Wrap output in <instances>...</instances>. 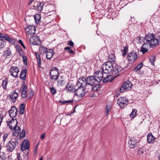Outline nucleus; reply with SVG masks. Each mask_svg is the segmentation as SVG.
<instances>
[{"label": "nucleus", "mask_w": 160, "mask_h": 160, "mask_svg": "<svg viewBox=\"0 0 160 160\" xmlns=\"http://www.w3.org/2000/svg\"><path fill=\"white\" fill-rule=\"evenodd\" d=\"M145 39L147 42L149 43L152 48H155L158 46L160 42V36L156 38L153 33H148L145 35Z\"/></svg>", "instance_id": "nucleus-1"}, {"label": "nucleus", "mask_w": 160, "mask_h": 160, "mask_svg": "<svg viewBox=\"0 0 160 160\" xmlns=\"http://www.w3.org/2000/svg\"><path fill=\"white\" fill-rule=\"evenodd\" d=\"M59 71L57 68L53 67L51 69L50 77L52 80L57 79L59 78Z\"/></svg>", "instance_id": "nucleus-2"}, {"label": "nucleus", "mask_w": 160, "mask_h": 160, "mask_svg": "<svg viewBox=\"0 0 160 160\" xmlns=\"http://www.w3.org/2000/svg\"><path fill=\"white\" fill-rule=\"evenodd\" d=\"M113 68V65L109 62H107L103 64L102 66V70L103 73L107 74L111 73L112 70Z\"/></svg>", "instance_id": "nucleus-3"}, {"label": "nucleus", "mask_w": 160, "mask_h": 160, "mask_svg": "<svg viewBox=\"0 0 160 160\" xmlns=\"http://www.w3.org/2000/svg\"><path fill=\"white\" fill-rule=\"evenodd\" d=\"M15 141H10L6 145L7 151L8 152H11L14 149L16 146L18 144V142L17 140H14Z\"/></svg>", "instance_id": "nucleus-4"}, {"label": "nucleus", "mask_w": 160, "mask_h": 160, "mask_svg": "<svg viewBox=\"0 0 160 160\" xmlns=\"http://www.w3.org/2000/svg\"><path fill=\"white\" fill-rule=\"evenodd\" d=\"M26 34L29 36H32L36 32V27L32 25H28L25 29ZM29 37H28V38Z\"/></svg>", "instance_id": "nucleus-5"}, {"label": "nucleus", "mask_w": 160, "mask_h": 160, "mask_svg": "<svg viewBox=\"0 0 160 160\" xmlns=\"http://www.w3.org/2000/svg\"><path fill=\"white\" fill-rule=\"evenodd\" d=\"M128 100L126 97H120L117 101V103L120 107L123 108L126 107L128 104Z\"/></svg>", "instance_id": "nucleus-6"}, {"label": "nucleus", "mask_w": 160, "mask_h": 160, "mask_svg": "<svg viewBox=\"0 0 160 160\" xmlns=\"http://www.w3.org/2000/svg\"><path fill=\"white\" fill-rule=\"evenodd\" d=\"M87 85L92 86L99 82L96 76H90L86 78Z\"/></svg>", "instance_id": "nucleus-7"}, {"label": "nucleus", "mask_w": 160, "mask_h": 160, "mask_svg": "<svg viewBox=\"0 0 160 160\" xmlns=\"http://www.w3.org/2000/svg\"><path fill=\"white\" fill-rule=\"evenodd\" d=\"M132 83L129 81H128L124 82L119 89V91L121 92H124L126 90H129L131 88Z\"/></svg>", "instance_id": "nucleus-8"}, {"label": "nucleus", "mask_w": 160, "mask_h": 160, "mask_svg": "<svg viewBox=\"0 0 160 160\" xmlns=\"http://www.w3.org/2000/svg\"><path fill=\"white\" fill-rule=\"evenodd\" d=\"M78 88L75 90V95L79 97H82L85 95L84 87L78 86Z\"/></svg>", "instance_id": "nucleus-9"}, {"label": "nucleus", "mask_w": 160, "mask_h": 160, "mask_svg": "<svg viewBox=\"0 0 160 160\" xmlns=\"http://www.w3.org/2000/svg\"><path fill=\"white\" fill-rule=\"evenodd\" d=\"M127 58L128 61L131 62H134L138 58L136 52L132 51V52L128 53Z\"/></svg>", "instance_id": "nucleus-10"}, {"label": "nucleus", "mask_w": 160, "mask_h": 160, "mask_svg": "<svg viewBox=\"0 0 160 160\" xmlns=\"http://www.w3.org/2000/svg\"><path fill=\"white\" fill-rule=\"evenodd\" d=\"M19 72V70L17 66H12L9 70V73L10 75L14 78L18 77V73Z\"/></svg>", "instance_id": "nucleus-11"}, {"label": "nucleus", "mask_w": 160, "mask_h": 160, "mask_svg": "<svg viewBox=\"0 0 160 160\" xmlns=\"http://www.w3.org/2000/svg\"><path fill=\"white\" fill-rule=\"evenodd\" d=\"M30 43L34 45H38L41 43V41L38 35L31 36L29 39Z\"/></svg>", "instance_id": "nucleus-12"}, {"label": "nucleus", "mask_w": 160, "mask_h": 160, "mask_svg": "<svg viewBox=\"0 0 160 160\" xmlns=\"http://www.w3.org/2000/svg\"><path fill=\"white\" fill-rule=\"evenodd\" d=\"M86 78L84 77H82L80 78L76 83L77 86H80V87H85L87 85L86 84Z\"/></svg>", "instance_id": "nucleus-13"}, {"label": "nucleus", "mask_w": 160, "mask_h": 160, "mask_svg": "<svg viewBox=\"0 0 160 160\" xmlns=\"http://www.w3.org/2000/svg\"><path fill=\"white\" fill-rule=\"evenodd\" d=\"M18 113L17 108L14 106H12L11 109L9 111V113L10 117L13 118L17 115Z\"/></svg>", "instance_id": "nucleus-14"}, {"label": "nucleus", "mask_w": 160, "mask_h": 160, "mask_svg": "<svg viewBox=\"0 0 160 160\" xmlns=\"http://www.w3.org/2000/svg\"><path fill=\"white\" fill-rule=\"evenodd\" d=\"M30 143L29 141L27 139L24 140L21 145V150L22 151H25V150H28L30 147Z\"/></svg>", "instance_id": "nucleus-15"}, {"label": "nucleus", "mask_w": 160, "mask_h": 160, "mask_svg": "<svg viewBox=\"0 0 160 160\" xmlns=\"http://www.w3.org/2000/svg\"><path fill=\"white\" fill-rule=\"evenodd\" d=\"M122 70L123 68L120 66L116 65L115 67H113V68L112 70L111 73L113 75H115L122 71Z\"/></svg>", "instance_id": "nucleus-16"}, {"label": "nucleus", "mask_w": 160, "mask_h": 160, "mask_svg": "<svg viewBox=\"0 0 160 160\" xmlns=\"http://www.w3.org/2000/svg\"><path fill=\"white\" fill-rule=\"evenodd\" d=\"M12 119L9 122L8 121L7 122V125L9 127V128L12 130L14 126H15L17 124L18 122L17 120L16 119Z\"/></svg>", "instance_id": "nucleus-17"}, {"label": "nucleus", "mask_w": 160, "mask_h": 160, "mask_svg": "<svg viewBox=\"0 0 160 160\" xmlns=\"http://www.w3.org/2000/svg\"><path fill=\"white\" fill-rule=\"evenodd\" d=\"M18 96V93L16 92L15 90L12 91L11 94L9 95V97L12 100V102H14Z\"/></svg>", "instance_id": "nucleus-18"}, {"label": "nucleus", "mask_w": 160, "mask_h": 160, "mask_svg": "<svg viewBox=\"0 0 160 160\" xmlns=\"http://www.w3.org/2000/svg\"><path fill=\"white\" fill-rule=\"evenodd\" d=\"M23 87L22 90L21 96L22 98H25L27 96V92L28 87L27 85H24V83H23Z\"/></svg>", "instance_id": "nucleus-19"}, {"label": "nucleus", "mask_w": 160, "mask_h": 160, "mask_svg": "<svg viewBox=\"0 0 160 160\" xmlns=\"http://www.w3.org/2000/svg\"><path fill=\"white\" fill-rule=\"evenodd\" d=\"M137 141L134 138L131 139L128 141V144L129 147L131 148H133L137 146Z\"/></svg>", "instance_id": "nucleus-20"}, {"label": "nucleus", "mask_w": 160, "mask_h": 160, "mask_svg": "<svg viewBox=\"0 0 160 160\" xmlns=\"http://www.w3.org/2000/svg\"><path fill=\"white\" fill-rule=\"evenodd\" d=\"M48 49V48L41 45L39 47V51L41 54L44 55L46 53Z\"/></svg>", "instance_id": "nucleus-21"}, {"label": "nucleus", "mask_w": 160, "mask_h": 160, "mask_svg": "<svg viewBox=\"0 0 160 160\" xmlns=\"http://www.w3.org/2000/svg\"><path fill=\"white\" fill-rule=\"evenodd\" d=\"M3 56L5 58H9L11 57L12 54L11 51L9 48H6V50L3 52Z\"/></svg>", "instance_id": "nucleus-22"}, {"label": "nucleus", "mask_w": 160, "mask_h": 160, "mask_svg": "<svg viewBox=\"0 0 160 160\" xmlns=\"http://www.w3.org/2000/svg\"><path fill=\"white\" fill-rule=\"evenodd\" d=\"M54 53L53 49H49L48 52L46 53V58L48 59L51 60Z\"/></svg>", "instance_id": "nucleus-23"}, {"label": "nucleus", "mask_w": 160, "mask_h": 160, "mask_svg": "<svg viewBox=\"0 0 160 160\" xmlns=\"http://www.w3.org/2000/svg\"><path fill=\"white\" fill-rule=\"evenodd\" d=\"M55 80L57 81V86L58 87H62L65 85V82L62 76H61L60 78H58L57 79Z\"/></svg>", "instance_id": "nucleus-24"}, {"label": "nucleus", "mask_w": 160, "mask_h": 160, "mask_svg": "<svg viewBox=\"0 0 160 160\" xmlns=\"http://www.w3.org/2000/svg\"><path fill=\"white\" fill-rule=\"evenodd\" d=\"M155 138L151 133H149L147 136V142L148 143H153L155 141Z\"/></svg>", "instance_id": "nucleus-25"}, {"label": "nucleus", "mask_w": 160, "mask_h": 160, "mask_svg": "<svg viewBox=\"0 0 160 160\" xmlns=\"http://www.w3.org/2000/svg\"><path fill=\"white\" fill-rule=\"evenodd\" d=\"M103 72L102 71H97L96 72V73L97 75V76L96 77L99 82L102 80L103 78Z\"/></svg>", "instance_id": "nucleus-26"}, {"label": "nucleus", "mask_w": 160, "mask_h": 160, "mask_svg": "<svg viewBox=\"0 0 160 160\" xmlns=\"http://www.w3.org/2000/svg\"><path fill=\"white\" fill-rule=\"evenodd\" d=\"M75 89V86L73 84L69 82L68 83L65 87V90H68V91L71 92H74Z\"/></svg>", "instance_id": "nucleus-27"}, {"label": "nucleus", "mask_w": 160, "mask_h": 160, "mask_svg": "<svg viewBox=\"0 0 160 160\" xmlns=\"http://www.w3.org/2000/svg\"><path fill=\"white\" fill-rule=\"evenodd\" d=\"M113 78L114 77H113L112 75H110L107 76L103 80V82L104 83H106L108 82L112 81Z\"/></svg>", "instance_id": "nucleus-28"}, {"label": "nucleus", "mask_w": 160, "mask_h": 160, "mask_svg": "<svg viewBox=\"0 0 160 160\" xmlns=\"http://www.w3.org/2000/svg\"><path fill=\"white\" fill-rule=\"evenodd\" d=\"M27 71L26 69H24L21 71L20 74V78L24 80H25L26 78Z\"/></svg>", "instance_id": "nucleus-29"}, {"label": "nucleus", "mask_w": 160, "mask_h": 160, "mask_svg": "<svg viewBox=\"0 0 160 160\" xmlns=\"http://www.w3.org/2000/svg\"><path fill=\"white\" fill-rule=\"evenodd\" d=\"M35 55L36 57L37 61L38 62V65L39 68H41V59L40 55L38 52H35Z\"/></svg>", "instance_id": "nucleus-30"}, {"label": "nucleus", "mask_w": 160, "mask_h": 160, "mask_svg": "<svg viewBox=\"0 0 160 160\" xmlns=\"http://www.w3.org/2000/svg\"><path fill=\"white\" fill-rule=\"evenodd\" d=\"M101 84L99 82H98L93 85L92 86V89L93 92H96L98 90V88L100 86Z\"/></svg>", "instance_id": "nucleus-31"}, {"label": "nucleus", "mask_w": 160, "mask_h": 160, "mask_svg": "<svg viewBox=\"0 0 160 160\" xmlns=\"http://www.w3.org/2000/svg\"><path fill=\"white\" fill-rule=\"evenodd\" d=\"M43 2H39L37 4V10L39 12H41L42 11L44 6Z\"/></svg>", "instance_id": "nucleus-32"}, {"label": "nucleus", "mask_w": 160, "mask_h": 160, "mask_svg": "<svg viewBox=\"0 0 160 160\" xmlns=\"http://www.w3.org/2000/svg\"><path fill=\"white\" fill-rule=\"evenodd\" d=\"M41 16L39 14H36L34 15V18L36 23L39 24L41 22Z\"/></svg>", "instance_id": "nucleus-33"}, {"label": "nucleus", "mask_w": 160, "mask_h": 160, "mask_svg": "<svg viewBox=\"0 0 160 160\" xmlns=\"http://www.w3.org/2000/svg\"><path fill=\"white\" fill-rule=\"evenodd\" d=\"M112 106V105L111 104H109V103H107L105 107L106 112L107 115H108L109 114V113L111 111Z\"/></svg>", "instance_id": "nucleus-34"}, {"label": "nucleus", "mask_w": 160, "mask_h": 160, "mask_svg": "<svg viewBox=\"0 0 160 160\" xmlns=\"http://www.w3.org/2000/svg\"><path fill=\"white\" fill-rule=\"evenodd\" d=\"M25 105L24 103H22L19 106V113L21 114L24 113L25 111Z\"/></svg>", "instance_id": "nucleus-35"}, {"label": "nucleus", "mask_w": 160, "mask_h": 160, "mask_svg": "<svg viewBox=\"0 0 160 160\" xmlns=\"http://www.w3.org/2000/svg\"><path fill=\"white\" fill-rule=\"evenodd\" d=\"M143 63L142 62H140L138 64L136 67H135L134 69V72H137L143 66Z\"/></svg>", "instance_id": "nucleus-36"}, {"label": "nucleus", "mask_w": 160, "mask_h": 160, "mask_svg": "<svg viewBox=\"0 0 160 160\" xmlns=\"http://www.w3.org/2000/svg\"><path fill=\"white\" fill-rule=\"evenodd\" d=\"M6 44V42L3 39H0V50L3 48Z\"/></svg>", "instance_id": "nucleus-37"}, {"label": "nucleus", "mask_w": 160, "mask_h": 160, "mask_svg": "<svg viewBox=\"0 0 160 160\" xmlns=\"http://www.w3.org/2000/svg\"><path fill=\"white\" fill-rule=\"evenodd\" d=\"M8 82V79L6 78L3 80L2 84V86L4 90H6L7 88V85Z\"/></svg>", "instance_id": "nucleus-38"}, {"label": "nucleus", "mask_w": 160, "mask_h": 160, "mask_svg": "<svg viewBox=\"0 0 160 160\" xmlns=\"http://www.w3.org/2000/svg\"><path fill=\"white\" fill-rule=\"evenodd\" d=\"M137 110L135 109H132V112H131V114H130V117L131 118H134L136 116V114H137Z\"/></svg>", "instance_id": "nucleus-39"}, {"label": "nucleus", "mask_w": 160, "mask_h": 160, "mask_svg": "<svg viewBox=\"0 0 160 160\" xmlns=\"http://www.w3.org/2000/svg\"><path fill=\"white\" fill-rule=\"evenodd\" d=\"M149 60L151 64L154 66L155 65L154 62L155 61V57L154 56L150 57L149 58Z\"/></svg>", "instance_id": "nucleus-40"}, {"label": "nucleus", "mask_w": 160, "mask_h": 160, "mask_svg": "<svg viewBox=\"0 0 160 160\" xmlns=\"http://www.w3.org/2000/svg\"><path fill=\"white\" fill-rule=\"evenodd\" d=\"M73 102V100L72 99L67 101H62V100L59 101V102L63 104H65L66 103H72Z\"/></svg>", "instance_id": "nucleus-41"}, {"label": "nucleus", "mask_w": 160, "mask_h": 160, "mask_svg": "<svg viewBox=\"0 0 160 160\" xmlns=\"http://www.w3.org/2000/svg\"><path fill=\"white\" fill-rule=\"evenodd\" d=\"M20 131H19V130H17L15 129V130L14 129H13V135L15 136H18Z\"/></svg>", "instance_id": "nucleus-42"}, {"label": "nucleus", "mask_w": 160, "mask_h": 160, "mask_svg": "<svg viewBox=\"0 0 160 160\" xmlns=\"http://www.w3.org/2000/svg\"><path fill=\"white\" fill-rule=\"evenodd\" d=\"M25 131L24 130H23L21 133L20 134L19 138L20 139L22 138L25 136Z\"/></svg>", "instance_id": "nucleus-43"}, {"label": "nucleus", "mask_w": 160, "mask_h": 160, "mask_svg": "<svg viewBox=\"0 0 160 160\" xmlns=\"http://www.w3.org/2000/svg\"><path fill=\"white\" fill-rule=\"evenodd\" d=\"M50 90L52 95L55 94L56 93V90L54 87H50Z\"/></svg>", "instance_id": "nucleus-44"}, {"label": "nucleus", "mask_w": 160, "mask_h": 160, "mask_svg": "<svg viewBox=\"0 0 160 160\" xmlns=\"http://www.w3.org/2000/svg\"><path fill=\"white\" fill-rule=\"evenodd\" d=\"M22 58V60L23 62L25 64L27 65V58L26 56H25L24 55L21 56Z\"/></svg>", "instance_id": "nucleus-45"}, {"label": "nucleus", "mask_w": 160, "mask_h": 160, "mask_svg": "<svg viewBox=\"0 0 160 160\" xmlns=\"http://www.w3.org/2000/svg\"><path fill=\"white\" fill-rule=\"evenodd\" d=\"M140 51L142 52L143 54H144L146 52L148 51V49L144 48V47H142L141 48Z\"/></svg>", "instance_id": "nucleus-46"}, {"label": "nucleus", "mask_w": 160, "mask_h": 160, "mask_svg": "<svg viewBox=\"0 0 160 160\" xmlns=\"http://www.w3.org/2000/svg\"><path fill=\"white\" fill-rule=\"evenodd\" d=\"M18 53H19L20 55L21 56H23L25 54V52L22 49H20L18 51Z\"/></svg>", "instance_id": "nucleus-47"}, {"label": "nucleus", "mask_w": 160, "mask_h": 160, "mask_svg": "<svg viewBox=\"0 0 160 160\" xmlns=\"http://www.w3.org/2000/svg\"><path fill=\"white\" fill-rule=\"evenodd\" d=\"M33 95L34 92L32 90H31L30 92H29L28 96V99H29L32 97Z\"/></svg>", "instance_id": "nucleus-48"}, {"label": "nucleus", "mask_w": 160, "mask_h": 160, "mask_svg": "<svg viewBox=\"0 0 160 160\" xmlns=\"http://www.w3.org/2000/svg\"><path fill=\"white\" fill-rule=\"evenodd\" d=\"M144 43V44H143V45L142 46V47H144V48H148V47H150L151 48L150 46H149V43Z\"/></svg>", "instance_id": "nucleus-49"}, {"label": "nucleus", "mask_w": 160, "mask_h": 160, "mask_svg": "<svg viewBox=\"0 0 160 160\" xmlns=\"http://www.w3.org/2000/svg\"><path fill=\"white\" fill-rule=\"evenodd\" d=\"M8 134L5 133H4V135L3 137V140L4 142H5L7 138L8 137Z\"/></svg>", "instance_id": "nucleus-50"}, {"label": "nucleus", "mask_w": 160, "mask_h": 160, "mask_svg": "<svg viewBox=\"0 0 160 160\" xmlns=\"http://www.w3.org/2000/svg\"><path fill=\"white\" fill-rule=\"evenodd\" d=\"M67 44L71 47H73L74 46V43L71 40L69 41Z\"/></svg>", "instance_id": "nucleus-51"}, {"label": "nucleus", "mask_w": 160, "mask_h": 160, "mask_svg": "<svg viewBox=\"0 0 160 160\" xmlns=\"http://www.w3.org/2000/svg\"><path fill=\"white\" fill-rule=\"evenodd\" d=\"M18 42L23 47L24 49H26V47L24 44L23 43L22 41L21 40H19L18 41Z\"/></svg>", "instance_id": "nucleus-52"}, {"label": "nucleus", "mask_w": 160, "mask_h": 160, "mask_svg": "<svg viewBox=\"0 0 160 160\" xmlns=\"http://www.w3.org/2000/svg\"><path fill=\"white\" fill-rule=\"evenodd\" d=\"M10 38H11L9 37V36L6 34L5 36H4V39L9 42Z\"/></svg>", "instance_id": "nucleus-53"}, {"label": "nucleus", "mask_w": 160, "mask_h": 160, "mask_svg": "<svg viewBox=\"0 0 160 160\" xmlns=\"http://www.w3.org/2000/svg\"><path fill=\"white\" fill-rule=\"evenodd\" d=\"M10 38H11L9 37V36L6 34L5 36H4V39L9 42Z\"/></svg>", "instance_id": "nucleus-54"}, {"label": "nucleus", "mask_w": 160, "mask_h": 160, "mask_svg": "<svg viewBox=\"0 0 160 160\" xmlns=\"http://www.w3.org/2000/svg\"><path fill=\"white\" fill-rule=\"evenodd\" d=\"M15 39H12L11 38L9 40V42H10V43H11L12 44H14L15 43Z\"/></svg>", "instance_id": "nucleus-55"}, {"label": "nucleus", "mask_w": 160, "mask_h": 160, "mask_svg": "<svg viewBox=\"0 0 160 160\" xmlns=\"http://www.w3.org/2000/svg\"><path fill=\"white\" fill-rule=\"evenodd\" d=\"M15 130V129L17 130H19V131H21V128H20L18 126H17V125L13 127V128Z\"/></svg>", "instance_id": "nucleus-56"}, {"label": "nucleus", "mask_w": 160, "mask_h": 160, "mask_svg": "<svg viewBox=\"0 0 160 160\" xmlns=\"http://www.w3.org/2000/svg\"><path fill=\"white\" fill-rule=\"evenodd\" d=\"M123 52H127L128 51V47L126 45L125 47H124L123 50Z\"/></svg>", "instance_id": "nucleus-57"}, {"label": "nucleus", "mask_w": 160, "mask_h": 160, "mask_svg": "<svg viewBox=\"0 0 160 160\" xmlns=\"http://www.w3.org/2000/svg\"><path fill=\"white\" fill-rule=\"evenodd\" d=\"M15 48H16L17 51H18L21 48V47L19 45H16L15 46Z\"/></svg>", "instance_id": "nucleus-58"}, {"label": "nucleus", "mask_w": 160, "mask_h": 160, "mask_svg": "<svg viewBox=\"0 0 160 160\" xmlns=\"http://www.w3.org/2000/svg\"><path fill=\"white\" fill-rule=\"evenodd\" d=\"M45 133H43L40 136V138L42 140H43L45 138Z\"/></svg>", "instance_id": "nucleus-59"}, {"label": "nucleus", "mask_w": 160, "mask_h": 160, "mask_svg": "<svg viewBox=\"0 0 160 160\" xmlns=\"http://www.w3.org/2000/svg\"><path fill=\"white\" fill-rule=\"evenodd\" d=\"M6 34H4V33L0 32V38H3L4 39V36H5Z\"/></svg>", "instance_id": "nucleus-60"}, {"label": "nucleus", "mask_w": 160, "mask_h": 160, "mask_svg": "<svg viewBox=\"0 0 160 160\" xmlns=\"http://www.w3.org/2000/svg\"><path fill=\"white\" fill-rule=\"evenodd\" d=\"M143 153V151L142 149H139L138 151V153L140 155L142 154Z\"/></svg>", "instance_id": "nucleus-61"}, {"label": "nucleus", "mask_w": 160, "mask_h": 160, "mask_svg": "<svg viewBox=\"0 0 160 160\" xmlns=\"http://www.w3.org/2000/svg\"><path fill=\"white\" fill-rule=\"evenodd\" d=\"M68 52H69L70 53H71V54H75V52H74L71 49H70L69 50Z\"/></svg>", "instance_id": "nucleus-62"}, {"label": "nucleus", "mask_w": 160, "mask_h": 160, "mask_svg": "<svg viewBox=\"0 0 160 160\" xmlns=\"http://www.w3.org/2000/svg\"><path fill=\"white\" fill-rule=\"evenodd\" d=\"M77 106H78V105H76V106L75 107H74V111H73V112H72L71 113H70V114H68L67 115H68L70 116V115H71V114H72L73 113H74V112H75V108H76V107H77Z\"/></svg>", "instance_id": "nucleus-63"}, {"label": "nucleus", "mask_w": 160, "mask_h": 160, "mask_svg": "<svg viewBox=\"0 0 160 160\" xmlns=\"http://www.w3.org/2000/svg\"><path fill=\"white\" fill-rule=\"evenodd\" d=\"M71 49L69 47H66L64 48V50H68V51H69V50Z\"/></svg>", "instance_id": "nucleus-64"}]
</instances>
